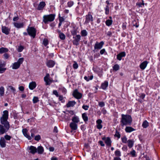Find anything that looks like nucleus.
<instances>
[{
  "instance_id": "nucleus-6",
  "label": "nucleus",
  "mask_w": 160,
  "mask_h": 160,
  "mask_svg": "<svg viewBox=\"0 0 160 160\" xmlns=\"http://www.w3.org/2000/svg\"><path fill=\"white\" fill-rule=\"evenodd\" d=\"M6 63L4 61L0 60V73H4L6 70V68L5 67L6 66Z\"/></svg>"
},
{
  "instance_id": "nucleus-62",
  "label": "nucleus",
  "mask_w": 160,
  "mask_h": 160,
  "mask_svg": "<svg viewBox=\"0 0 160 160\" xmlns=\"http://www.w3.org/2000/svg\"><path fill=\"white\" fill-rule=\"evenodd\" d=\"M58 132V131L57 127L56 126L54 127L53 130V132H54L57 133Z\"/></svg>"
},
{
  "instance_id": "nucleus-42",
  "label": "nucleus",
  "mask_w": 160,
  "mask_h": 160,
  "mask_svg": "<svg viewBox=\"0 0 160 160\" xmlns=\"http://www.w3.org/2000/svg\"><path fill=\"white\" fill-rule=\"evenodd\" d=\"M105 13L106 15H108L109 13V8L108 5H107L105 8Z\"/></svg>"
},
{
  "instance_id": "nucleus-14",
  "label": "nucleus",
  "mask_w": 160,
  "mask_h": 160,
  "mask_svg": "<svg viewBox=\"0 0 160 160\" xmlns=\"http://www.w3.org/2000/svg\"><path fill=\"white\" fill-rule=\"evenodd\" d=\"M148 63V62L146 61L142 62L140 65V68L142 70H144L146 67Z\"/></svg>"
},
{
  "instance_id": "nucleus-22",
  "label": "nucleus",
  "mask_w": 160,
  "mask_h": 160,
  "mask_svg": "<svg viewBox=\"0 0 160 160\" xmlns=\"http://www.w3.org/2000/svg\"><path fill=\"white\" fill-rule=\"evenodd\" d=\"M36 86V83L35 82H32L29 84V88L31 90H33Z\"/></svg>"
},
{
  "instance_id": "nucleus-30",
  "label": "nucleus",
  "mask_w": 160,
  "mask_h": 160,
  "mask_svg": "<svg viewBox=\"0 0 160 160\" xmlns=\"http://www.w3.org/2000/svg\"><path fill=\"white\" fill-rule=\"evenodd\" d=\"M6 132V129L4 128L3 126L0 125V135L4 134Z\"/></svg>"
},
{
  "instance_id": "nucleus-49",
  "label": "nucleus",
  "mask_w": 160,
  "mask_h": 160,
  "mask_svg": "<svg viewBox=\"0 0 160 160\" xmlns=\"http://www.w3.org/2000/svg\"><path fill=\"white\" fill-rule=\"evenodd\" d=\"M43 44L45 46H46L48 44V41L47 39L45 38L43 39Z\"/></svg>"
},
{
  "instance_id": "nucleus-9",
  "label": "nucleus",
  "mask_w": 160,
  "mask_h": 160,
  "mask_svg": "<svg viewBox=\"0 0 160 160\" xmlns=\"http://www.w3.org/2000/svg\"><path fill=\"white\" fill-rule=\"evenodd\" d=\"M73 95L75 98L77 99H80L82 97V94L79 92L77 89H76L74 91Z\"/></svg>"
},
{
  "instance_id": "nucleus-20",
  "label": "nucleus",
  "mask_w": 160,
  "mask_h": 160,
  "mask_svg": "<svg viewBox=\"0 0 160 160\" xmlns=\"http://www.w3.org/2000/svg\"><path fill=\"white\" fill-rule=\"evenodd\" d=\"M0 145L2 148H5L6 146L5 140L2 137L0 139Z\"/></svg>"
},
{
  "instance_id": "nucleus-29",
  "label": "nucleus",
  "mask_w": 160,
  "mask_h": 160,
  "mask_svg": "<svg viewBox=\"0 0 160 160\" xmlns=\"http://www.w3.org/2000/svg\"><path fill=\"white\" fill-rule=\"evenodd\" d=\"M128 146L130 148H132L134 145V141L131 139H129L128 141Z\"/></svg>"
},
{
  "instance_id": "nucleus-21",
  "label": "nucleus",
  "mask_w": 160,
  "mask_h": 160,
  "mask_svg": "<svg viewBox=\"0 0 160 160\" xmlns=\"http://www.w3.org/2000/svg\"><path fill=\"white\" fill-rule=\"evenodd\" d=\"M14 26L17 28H22L24 26V24L23 23H18L14 22L13 23Z\"/></svg>"
},
{
  "instance_id": "nucleus-38",
  "label": "nucleus",
  "mask_w": 160,
  "mask_h": 160,
  "mask_svg": "<svg viewBox=\"0 0 160 160\" xmlns=\"http://www.w3.org/2000/svg\"><path fill=\"white\" fill-rule=\"evenodd\" d=\"M8 49L7 48H0V53H2L8 52Z\"/></svg>"
},
{
  "instance_id": "nucleus-3",
  "label": "nucleus",
  "mask_w": 160,
  "mask_h": 160,
  "mask_svg": "<svg viewBox=\"0 0 160 160\" xmlns=\"http://www.w3.org/2000/svg\"><path fill=\"white\" fill-rule=\"evenodd\" d=\"M55 16L54 14L44 15L43 17V21L45 24H48V22L53 21L55 19Z\"/></svg>"
},
{
  "instance_id": "nucleus-23",
  "label": "nucleus",
  "mask_w": 160,
  "mask_h": 160,
  "mask_svg": "<svg viewBox=\"0 0 160 160\" xmlns=\"http://www.w3.org/2000/svg\"><path fill=\"white\" fill-rule=\"evenodd\" d=\"M78 28L77 27H74L73 29L71 31V34L73 36L76 35L78 32Z\"/></svg>"
},
{
  "instance_id": "nucleus-34",
  "label": "nucleus",
  "mask_w": 160,
  "mask_h": 160,
  "mask_svg": "<svg viewBox=\"0 0 160 160\" xmlns=\"http://www.w3.org/2000/svg\"><path fill=\"white\" fill-rule=\"evenodd\" d=\"M142 126L143 128H146L149 126V123L147 120L144 121L142 123Z\"/></svg>"
},
{
  "instance_id": "nucleus-59",
  "label": "nucleus",
  "mask_w": 160,
  "mask_h": 160,
  "mask_svg": "<svg viewBox=\"0 0 160 160\" xmlns=\"http://www.w3.org/2000/svg\"><path fill=\"white\" fill-rule=\"evenodd\" d=\"M89 108L88 106V105H83L82 106V108L83 109L85 110H88Z\"/></svg>"
},
{
  "instance_id": "nucleus-7",
  "label": "nucleus",
  "mask_w": 160,
  "mask_h": 160,
  "mask_svg": "<svg viewBox=\"0 0 160 160\" xmlns=\"http://www.w3.org/2000/svg\"><path fill=\"white\" fill-rule=\"evenodd\" d=\"M50 75L48 73H47L46 76L44 77V80L46 85H50L52 82L53 81L50 78Z\"/></svg>"
},
{
  "instance_id": "nucleus-43",
  "label": "nucleus",
  "mask_w": 160,
  "mask_h": 160,
  "mask_svg": "<svg viewBox=\"0 0 160 160\" xmlns=\"http://www.w3.org/2000/svg\"><path fill=\"white\" fill-rule=\"evenodd\" d=\"M115 154L116 156H117L118 157L121 156V152L118 150H117L115 151Z\"/></svg>"
},
{
  "instance_id": "nucleus-5",
  "label": "nucleus",
  "mask_w": 160,
  "mask_h": 160,
  "mask_svg": "<svg viewBox=\"0 0 160 160\" xmlns=\"http://www.w3.org/2000/svg\"><path fill=\"white\" fill-rule=\"evenodd\" d=\"M104 44V42L103 41H101L100 42H96L94 45V50H93L94 52L95 50H98L102 48Z\"/></svg>"
},
{
  "instance_id": "nucleus-57",
  "label": "nucleus",
  "mask_w": 160,
  "mask_h": 160,
  "mask_svg": "<svg viewBox=\"0 0 160 160\" xmlns=\"http://www.w3.org/2000/svg\"><path fill=\"white\" fill-rule=\"evenodd\" d=\"M34 139L35 140L38 141L41 139V137L40 135H38L35 137Z\"/></svg>"
},
{
  "instance_id": "nucleus-35",
  "label": "nucleus",
  "mask_w": 160,
  "mask_h": 160,
  "mask_svg": "<svg viewBox=\"0 0 160 160\" xmlns=\"http://www.w3.org/2000/svg\"><path fill=\"white\" fill-rule=\"evenodd\" d=\"M59 90L61 92L64 94H65L67 92V90L63 87H61L59 88Z\"/></svg>"
},
{
  "instance_id": "nucleus-58",
  "label": "nucleus",
  "mask_w": 160,
  "mask_h": 160,
  "mask_svg": "<svg viewBox=\"0 0 160 160\" xmlns=\"http://www.w3.org/2000/svg\"><path fill=\"white\" fill-rule=\"evenodd\" d=\"M24 48L22 46H20L18 48V51L19 52H21L23 49Z\"/></svg>"
},
{
  "instance_id": "nucleus-36",
  "label": "nucleus",
  "mask_w": 160,
  "mask_h": 160,
  "mask_svg": "<svg viewBox=\"0 0 160 160\" xmlns=\"http://www.w3.org/2000/svg\"><path fill=\"white\" fill-rule=\"evenodd\" d=\"M8 89L13 94H14L15 93L16 89L13 87L11 86H8Z\"/></svg>"
},
{
  "instance_id": "nucleus-51",
  "label": "nucleus",
  "mask_w": 160,
  "mask_h": 160,
  "mask_svg": "<svg viewBox=\"0 0 160 160\" xmlns=\"http://www.w3.org/2000/svg\"><path fill=\"white\" fill-rule=\"evenodd\" d=\"M136 151L134 150H133L130 152V153L131 155L133 157H136Z\"/></svg>"
},
{
  "instance_id": "nucleus-50",
  "label": "nucleus",
  "mask_w": 160,
  "mask_h": 160,
  "mask_svg": "<svg viewBox=\"0 0 160 160\" xmlns=\"http://www.w3.org/2000/svg\"><path fill=\"white\" fill-rule=\"evenodd\" d=\"M33 103H36L39 101L38 98V97H34L32 100Z\"/></svg>"
},
{
  "instance_id": "nucleus-17",
  "label": "nucleus",
  "mask_w": 160,
  "mask_h": 160,
  "mask_svg": "<svg viewBox=\"0 0 160 160\" xmlns=\"http://www.w3.org/2000/svg\"><path fill=\"white\" fill-rule=\"evenodd\" d=\"M97 124V128L98 129H100L102 128V126L101 125L102 123V121L101 119H98L96 121Z\"/></svg>"
},
{
  "instance_id": "nucleus-26",
  "label": "nucleus",
  "mask_w": 160,
  "mask_h": 160,
  "mask_svg": "<svg viewBox=\"0 0 160 160\" xmlns=\"http://www.w3.org/2000/svg\"><path fill=\"white\" fill-rule=\"evenodd\" d=\"M135 130V129L131 127H126L125 129V131L128 133L130 132Z\"/></svg>"
},
{
  "instance_id": "nucleus-47",
  "label": "nucleus",
  "mask_w": 160,
  "mask_h": 160,
  "mask_svg": "<svg viewBox=\"0 0 160 160\" xmlns=\"http://www.w3.org/2000/svg\"><path fill=\"white\" fill-rule=\"evenodd\" d=\"M59 37L61 39L64 40L65 39L66 36L63 33H60L59 35Z\"/></svg>"
},
{
  "instance_id": "nucleus-10",
  "label": "nucleus",
  "mask_w": 160,
  "mask_h": 160,
  "mask_svg": "<svg viewBox=\"0 0 160 160\" xmlns=\"http://www.w3.org/2000/svg\"><path fill=\"white\" fill-rule=\"evenodd\" d=\"M93 21V17L90 14H88L86 16V20L84 22V24H87L90 22Z\"/></svg>"
},
{
  "instance_id": "nucleus-33",
  "label": "nucleus",
  "mask_w": 160,
  "mask_h": 160,
  "mask_svg": "<svg viewBox=\"0 0 160 160\" xmlns=\"http://www.w3.org/2000/svg\"><path fill=\"white\" fill-rule=\"evenodd\" d=\"M82 117L84 122H86L88 121V118L86 113H84L82 114Z\"/></svg>"
},
{
  "instance_id": "nucleus-54",
  "label": "nucleus",
  "mask_w": 160,
  "mask_h": 160,
  "mask_svg": "<svg viewBox=\"0 0 160 160\" xmlns=\"http://www.w3.org/2000/svg\"><path fill=\"white\" fill-rule=\"evenodd\" d=\"M4 138L7 140H10L11 138V137L8 135H6L4 136Z\"/></svg>"
},
{
  "instance_id": "nucleus-46",
  "label": "nucleus",
  "mask_w": 160,
  "mask_h": 160,
  "mask_svg": "<svg viewBox=\"0 0 160 160\" xmlns=\"http://www.w3.org/2000/svg\"><path fill=\"white\" fill-rule=\"evenodd\" d=\"M4 92V89L3 87L0 88V94L1 96L3 95Z\"/></svg>"
},
{
  "instance_id": "nucleus-11",
  "label": "nucleus",
  "mask_w": 160,
  "mask_h": 160,
  "mask_svg": "<svg viewBox=\"0 0 160 160\" xmlns=\"http://www.w3.org/2000/svg\"><path fill=\"white\" fill-rule=\"evenodd\" d=\"M55 63V62L54 61L51 60H48L46 62V65L47 66L50 68L53 67Z\"/></svg>"
},
{
  "instance_id": "nucleus-44",
  "label": "nucleus",
  "mask_w": 160,
  "mask_h": 160,
  "mask_svg": "<svg viewBox=\"0 0 160 160\" xmlns=\"http://www.w3.org/2000/svg\"><path fill=\"white\" fill-rule=\"evenodd\" d=\"M121 140L122 142L123 143H126L128 142L127 138L126 136L122 137Z\"/></svg>"
},
{
  "instance_id": "nucleus-56",
  "label": "nucleus",
  "mask_w": 160,
  "mask_h": 160,
  "mask_svg": "<svg viewBox=\"0 0 160 160\" xmlns=\"http://www.w3.org/2000/svg\"><path fill=\"white\" fill-rule=\"evenodd\" d=\"M99 106L101 107H102L105 106V103L103 102H100L98 103Z\"/></svg>"
},
{
  "instance_id": "nucleus-53",
  "label": "nucleus",
  "mask_w": 160,
  "mask_h": 160,
  "mask_svg": "<svg viewBox=\"0 0 160 160\" xmlns=\"http://www.w3.org/2000/svg\"><path fill=\"white\" fill-rule=\"evenodd\" d=\"M68 5L69 7H71L74 4V2L73 1H70L68 2Z\"/></svg>"
},
{
  "instance_id": "nucleus-28",
  "label": "nucleus",
  "mask_w": 160,
  "mask_h": 160,
  "mask_svg": "<svg viewBox=\"0 0 160 160\" xmlns=\"http://www.w3.org/2000/svg\"><path fill=\"white\" fill-rule=\"evenodd\" d=\"M105 142L107 146L109 147L111 146L112 141L109 137L107 138V140Z\"/></svg>"
},
{
  "instance_id": "nucleus-12",
  "label": "nucleus",
  "mask_w": 160,
  "mask_h": 160,
  "mask_svg": "<svg viewBox=\"0 0 160 160\" xmlns=\"http://www.w3.org/2000/svg\"><path fill=\"white\" fill-rule=\"evenodd\" d=\"M2 30L3 33L6 35H8L9 33L10 30L8 27L5 26H2Z\"/></svg>"
},
{
  "instance_id": "nucleus-41",
  "label": "nucleus",
  "mask_w": 160,
  "mask_h": 160,
  "mask_svg": "<svg viewBox=\"0 0 160 160\" xmlns=\"http://www.w3.org/2000/svg\"><path fill=\"white\" fill-rule=\"evenodd\" d=\"M93 78V76L92 75L91 76H88V77L85 76L84 79L87 81H88L90 80H92Z\"/></svg>"
},
{
  "instance_id": "nucleus-13",
  "label": "nucleus",
  "mask_w": 160,
  "mask_h": 160,
  "mask_svg": "<svg viewBox=\"0 0 160 160\" xmlns=\"http://www.w3.org/2000/svg\"><path fill=\"white\" fill-rule=\"evenodd\" d=\"M28 130L26 128L23 129L22 130V132L24 135L28 140H31L32 138L29 134H28Z\"/></svg>"
},
{
  "instance_id": "nucleus-19",
  "label": "nucleus",
  "mask_w": 160,
  "mask_h": 160,
  "mask_svg": "<svg viewBox=\"0 0 160 160\" xmlns=\"http://www.w3.org/2000/svg\"><path fill=\"white\" fill-rule=\"evenodd\" d=\"M29 150H30V152L34 154L37 152V149L33 146H31L29 147Z\"/></svg>"
},
{
  "instance_id": "nucleus-64",
  "label": "nucleus",
  "mask_w": 160,
  "mask_h": 160,
  "mask_svg": "<svg viewBox=\"0 0 160 160\" xmlns=\"http://www.w3.org/2000/svg\"><path fill=\"white\" fill-rule=\"evenodd\" d=\"M105 52V49H102L100 51V53L101 54H103Z\"/></svg>"
},
{
  "instance_id": "nucleus-15",
  "label": "nucleus",
  "mask_w": 160,
  "mask_h": 160,
  "mask_svg": "<svg viewBox=\"0 0 160 160\" xmlns=\"http://www.w3.org/2000/svg\"><path fill=\"white\" fill-rule=\"evenodd\" d=\"M126 55L125 52H122L117 55V59L119 61L121 60L122 58L124 57Z\"/></svg>"
},
{
  "instance_id": "nucleus-31",
  "label": "nucleus",
  "mask_w": 160,
  "mask_h": 160,
  "mask_svg": "<svg viewBox=\"0 0 160 160\" xmlns=\"http://www.w3.org/2000/svg\"><path fill=\"white\" fill-rule=\"evenodd\" d=\"M37 151L38 154H42L44 151L43 148L41 146H39L37 149Z\"/></svg>"
},
{
  "instance_id": "nucleus-63",
  "label": "nucleus",
  "mask_w": 160,
  "mask_h": 160,
  "mask_svg": "<svg viewBox=\"0 0 160 160\" xmlns=\"http://www.w3.org/2000/svg\"><path fill=\"white\" fill-rule=\"evenodd\" d=\"M98 143L102 146H104L105 144L103 143V142L102 141H100L98 142Z\"/></svg>"
},
{
  "instance_id": "nucleus-37",
  "label": "nucleus",
  "mask_w": 160,
  "mask_h": 160,
  "mask_svg": "<svg viewBox=\"0 0 160 160\" xmlns=\"http://www.w3.org/2000/svg\"><path fill=\"white\" fill-rule=\"evenodd\" d=\"M112 20L109 19L107 20L105 22L106 25L108 26H111L112 24Z\"/></svg>"
},
{
  "instance_id": "nucleus-8",
  "label": "nucleus",
  "mask_w": 160,
  "mask_h": 160,
  "mask_svg": "<svg viewBox=\"0 0 160 160\" xmlns=\"http://www.w3.org/2000/svg\"><path fill=\"white\" fill-rule=\"evenodd\" d=\"M73 38L74 39L72 41L73 44L77 46L79 44V42L81 38L80 35H77L76 36H73Z\"/></svg>"
},
{
  "instance_id": "nucleus-27",
  "label": "nucleus",
  "mask_w": 160,
  "mask_h": 160,
  "mask_svg": "<svg viewBox=\"0 0 160 160\" xmlns=\"http://www.w3.org/2000/svg\"><path fill=\"white\" fill-rule=\"evenodd\" d=\"M76 102L74 101H69L67 104V107L68 108L73 107L76 104Z\"/></svg>"
},
{
  "instance_id": "nucleus-48",
  "label": "nucleus",
  "mask_w": 160,
  "mask_h": 160,
  "mask_svg": "<svg viewBox=\"0 0 160 160\" xmlns=\"http://www.w3.org/2000/svg\"><path fill=\"white\" fill-rule=\"evenodd\" d=\"M24 59L23 58H21L18 59L17 62L20 65L22 64L24 61Z\"/></svg>"
},
{
  "instance_id": "nucleus-61",
  "label": "nucleus",
  "mask_w": 160,
  "mask_h": 160,
  "mask_svg": "<svg viewBox=\"0 0 160 160\" xmlns=\"http://www.w3.org/2000/svg\"><path fill=\"white\" fill-rule=\"evenodd\" d=\"M53 93L57 97L59 96V95L57 91L55 90H54L53 91Z\"/></svg>"
},
{
  "instance_id": "nucleus-18",
  "label": "nucleus",
  "mask_w": 160,
  "mask_h": 160,
  "mask_svg": "<svg viewBox=\"0 0 160 160\" xmlns=\"http://www.w3.org/2000/svg\"><path fill=\"white\" fill-rule=\"evenodd\" d=\"M46 5L45 3L44 2L42 1L40 2L39 4L38 7V10H42Z\"/></svg>"
},
{
  "instance_id": "nucleus-52",
  "label": "nucleus",
  "mask_w": 160,
  "mask_h": 160,
  "mask_svg": "<svg viewBox=\"0 0 160 160\" xmlns=\"http://www.w3.org/2000/svg\"><path fill=\"white\" fill-rule=\"evenodd\" d=\"M73 67L75 69H77L78 68V65L75 61L74 62V63L73 65Z\"/></svg>"
},
{
  "instance_id": "nucleus-45",
  "label": "nucleus",
  "mask_w": 160,
  "mask_h": 160,
  "mask_svg": "<svg viewBox=\"0 0 160 160\" xmlns=\"http://www.w3.org/2000/svg\"><path fill=\"white\" fill-rule=\"evenodd\" d=\"M119 65H118L117 64H115L113 67V70H114L115 71H117L118 70H119Z\"/></svg>"
},
{
  "instance_id": "nucleus-60",
  "label": "nucleus",
  "mask_w": 160,
  "mask_h": 160,
  "mask_svg": "<svg viewBox=\"0 0 160 160\" xmlns=\"http://www.w3.org/2000/svg\"><path fill=\"white\" fill-rule=\"evenodd\" d=\"M3 56L4 57V58L6 59H8L9 56V55L7 53H4Z\"/></svg>"
},
{
  "instance_id": "nucleus-32",
  "label": "nucleus",
  "mask_w": 160,
  "mask_h": 160,
  "mask_svg": "<svg viewBox=\"0 0 160 160\" xmlns=\"http://www.w3.org/2000/svg\"><path fill=\"white\" fill-rule=\"evenodd\" d=\"M20 65L17 62H15L12 65V68L13 69H16L19 68Z\"/></svg>"
},
{
  "instance_id": "nucleus-39",
  "label": "nucleus",
  "mask_w": 160,
  "mask_h": 160,
  "mask_svg": "<svg viewBox=\"0 0 160 160\" xmlns=\"http://www.w3.org/2000/svg\"><path fill=\"white\" fill-rule=\"evenodd\" d=\"M88 32L85 30H83L81 31V35L82 37H85L87 36Z\"/></svg>"
},
{
  "instance_id": "nucleus-16",
  "label": "nucleus",
  "mask_w": 160,
  "mask_h": 160,
  "mask_svg": "<svg viewBox=\"0 0 160 160\" xmlns=\"http://www.w3.org/2000/svg\"><path fill=\"white\" fill-rule=\"evenodd\" d=\"M70 127L72 130H76L78 128L77 124L76 123L71 122L70 124Z\"/></svg>"
},
{
  "instance_id": "nucleus-25",
  "label": "nucleus",
  "mask_w": 160,
  "mask_h": 160,
  "mask_svg": "<svg viewBox=\"0 0 160 160\" xmlns=\"http://www.w3.org/2000/svg\"><path fill=\"white\" fill-rule=\"evenodd\" d=\"M72 122L76 123L77 124L80 121L79 118L77 116H74L72 118Z\"/></svg>"
},
{
  "instance_id": "nucleus-2",
  "label": "nucleus",
  "mask_w": 160,
  "mask_h": 160,
  "mask_svg": "<svg viewBox=\"0 0 160 160\" xmlns=\"http://www.w3.org/2000/svg\"><path fill=\"white\" fill-rule=\"evenodd\" d=\"M8 111L5 110L3 112V114L1 118V123L4 125L6 132L8 131L10 128V125L8 122L7 121L8 118Z\"/></svg>"
},
{
  "instance_id": "nucleus-24",
  "label": "nucleus",
  "mask_w": 160,
  "mask_h": 160,
  "mask_svg": "<svg viewBox=\"0 0 160 160\" xmlns=\"http://www.w3.org/2000/svg\"><path fill=\"white\" fill-rule=\"evenodd\" d=\"M108 86V82L107 81H105L102 84L101 88L103 90H105L106 89Z\"/></svg>"
},
{
  "instance_id": "nucleus-4",
  "label": "nucleus",
  "mask_w": 160,
  "mask_h": 160,
  "mask_svg": "<svg viewBox=\"0 0 160 160\" xmlns=\"http://www.w3.org/2000/svg\"><path fill=\"white\" fill-rule=\"evenodd\" d=\"M28 34L33 38H35L36 35V30L33 27H28L27 29Z\"/></svg>"
},
{
  "instance_id": "nucleus-55",
  "label": "nucleus",
  "mask_w": 160,
  "mask_h": 160,
  "mask_svg": "<svg viewBox=\"0 0 160 160\" xmlns=\"http://www.w3.org/2000/svg\"><path fill=\"white\" fill-rule=\"evenodd\" d=\"M114 136L117 137L118 138H120L121 135L117 131L116 132V133L114 135Z\"/></svg>"
},
{
  "instance_id": "nucleus-1",
  "label": "nucleus",
  "mask_w": 160,
  "mask_h": 160,
  "mask_svg": "<svg viewBox=\"0 0 160 160\" xmlns=\"http://www.w3.org/2000/svg\"><path fill=\"white\" fill-rule=\"evenodd\" d=\"M132 118L130 115H121V118L120 120V125L122 127L124 126H130L132 123Z\"/></svg>"
},
{
  "instance_id": "nucleus-40",
  "label": "nucleus",
  "mask_w": 160,
  "mask_h": 160,
  "mask_svg": "<svg viewBox=\"0 0 160 160\" xmlns=\"http://www.w3.org/2000/svg\"><path fill=\"white\" fill-rule=\"evenodd\" d=\"M144 5L143 0H142V3L137 2L136 3V5L138 6V8L142 7Z\"/></svg>"
}]
</instances>
